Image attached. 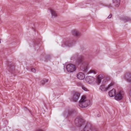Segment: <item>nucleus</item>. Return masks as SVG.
Segmentation results:
<instances>
[{
	"label": "nucleus",
	"mask_w": 131,
	"mask_h": 131,
	"mask_svg": "<svg viewBox=\"0 0 131 131\" xmlns=\"http://www.w3.org/2000/svg\"><path fill=\"white\" fill-rule=\"evenodd\" d=\"M74 122L76 125L78 127H83L84 131H92V127L90 123H85L84 121L81 118H77L75 120Z\"/></svg>",
	"instance_id": "1"
},
{
	"label": "nucleus",
	"mask_w": 131,
	"mask_h": 131,
	"mask_svg": "<svg viewBox=\"0 0 131 131\" xmlns=\"http://www.w3.org/2000/svg\"><path fill=\"white\" fill-rule=\"evenodd\" d=\"M90 104V101L86 100L85 97L83 96L79 101V105L81 107L84 108L87 107Z\"/></svg>",
	"instance_id": "2"
},
{
	"label": "nucleus",
	"mask_w": 131,
	"mask_h": 131,
	"mask_svg": "<svg viewBox=\"0 0 131 131\" xmlns=\"http://www.w3.org/2000/svg\"><path fill=\"white\" fill-rule=\"evenodd\" d=\"M66 69L67 71L69 72H73L76 70V67L72 64H68L66 66Z\"/></svg>",
	"instance_id": "3"
},
{
	"label": "nucleus",
	"mask_w": 131,
	"mask_h": 131,
	"mask_svg": "<svg viewBox=\"0 0 131 131\" xmlns=\"http://www.w3.org/2000/svg\"><path fill=\"white\" fill-rule=\"evenodd\" d=\"M75 43L74 41H66L63 42L61 45L63 47H71L73 46Z\"/></svg>",
	"instance_id": "4"
},
{
	"label": "nucleus",
	"mask_w": 131,
	"mask_h": 131,
	"mask_svg": "<svg viewBox=\"0 0 131 131\" xmlns=\"http://www.w3.org/2000/svg\"><path fill=\"white\" fill-rule=\"evenodd\" d=\"M124 95V92L123 91H120L118 93L115 97V99L117 101L121 100Z\"/></svg>",
	"instance_id": "5"
},
{
	"label": "nucleus",
	"mask_w": 131,
	"mask_h": 131,
	"mask_svg": "<svg viewBox=\"0 0 131 131\" xmlns=\"http://www.w3.org/2000/svg\"><path fill=\"white\" fill-rule=\"evenodd\" d=\"M114 84V83H111L109 84L108 86L106 88L105 85H102L100 87V89L102 91H106L108 90L109 89L111 88Z\"/></svg>",
	"instance_id": "6"
},
{
	"label": "nucleus",
	"mask_w": 131,
	"mask_h": 131,
	"mask_svg": "<svg viewBox=\"0 0 131 131\" xmlns=\"http://www.w3.org/2000/svg\"><path fill=\"white\" fill-rule=\"evenodd\" d=\"M84 57L83 55H81L76 60L77 63L78 64H82L84 61Z\"/></svg>",
	"instance_id": "7"
},
{
	"label": "nucleus",
	"mask_w": 131,
	"mask_h": 131,
	"mask_svg": "<svg viewBox=\"0 0 131 131\" xmlns=\"http://www.w3.org/2000/svg\"><path fill=\"white\" fill-rule=\"evenodd\" d=\"M80 95V94L77 92L74 93L71 99L73 101L75 102H77Z\"/></svg>",
	"instance_id": "8"
},
{
	"label": "nucleus",
	"mask_w": 131,
	"mask_h": 131,
	"mask_svg": "<svg viewBox=\"0 0 131 131\" xmlns=\"http://www.w3.org/2000/svg\"><path fill=\"white\" fill-rule=\"evenodd\" d=\"M124 78L129 82H131V74L130 73H126L124 76Z\"/></svg>",
	"instance_id": "9"
},
{
	"label": "nucleus",
	"mask_w": 131,
	"mask_h": 131,
	"mask_svg": "<svg viewBox=\"0 0 131 131\" xmlns=\"http://www.w3.org/2000/svg\"><path fill=\"white\" fill-rule=\"evenodd\" d=\"M77 78L80 80H83L85 78V75L83 73L79 72L77 74Z\"/></svg>",
	"instance_id": "10"
},
{
	"label": "nucleus",
	"mask_w": 131,
	"mask_h": 131,
	"mask_svg": "<svg viewBox=\"0 0 131 131\" xmlns=\"http://www.w3.org/2000/svg\"><path fill=\"white\" fill-rule=\"evenodd\" d=\"M109 95L111 97L114 96L116 95L115 90L113 89L112 90L108 92Z\"/></svg>",
	"instance_id": "11"
},
{
	"label": "nucleus",
	"mask_w": 131,
	"mask_h": 131,
	"mask_svg": "<svg viewBox=\"0 0 131 131\" xmlns=\"http://www.w3.org/2000/svg\"><path fill=\"white\" fill-rule=\"evenodd\" d=\"M50 11L52 15V18H55L57 17V14L54 10L52 9L50 10Z\"/></svg>",
	"instance_id": "12"
},
{
	"label": "nucleus",
	"mask_w": 131,
	"mask_h": 131,
	"mask_svg": "<svg viewBox=\"0 0 131 131\" xmlns=\"http://www.w3.org/2000/svg\"><path fill=\"white\" fill-rule=\"evenodd\" d=\"M72 34L76 37H78L80 36V33L76 30H74L72 31Z\"/></svg>",
	"instance_id": "13"
},
{
	"label": "nucleus",
	"mask_w": 131,
	"mask_h": 131,
	"mask_svg": "<svg viewBox=\"0 0 131 131\" xmlns=\"http://www.w3.org/2000/svg\"><path fill=\"white\" fill-rule=\"evenodd\" d=\"M113 3L115 4V6L118 7L120 4V0H113Z\"/></svg>",
	"instance_id": "14"
},
{
	"label": "nucleus",
	"mask_w": 131,
	"mask_h": 131,
	"mask_svg": "<svg viewBox=\"0 0 131 131\" xmlns=\"http://www.w3.org/2000/svg\"><path fill=\"white\" fill-rule=\"evenodd\" d=\"M104 77L102 75H100L97 77V82L99 83H100L101 81V79L103 78Z\"/></svg>",
	"instance_id": "15"
},
{
	"label": "nucleus",
	"mask_w": 131,
	"mask_h": 131,
	"mask_svg": "<svg viewBox=\"0 0 131 131\" xmlns=\"http://www.w3.org/2000/svg\"><path fill=\"white\" fill-rule=\"evenodd\" d=\"M48 79H44L41 81L40 82L41 83V84L42 85H43L45 84V83L47 82H48Z\"/></svg>",
	"instance_id": "16"
},
{
	"label": "nucleus",
	"mask_w": 131,
	"mask_h": 131,
	"mask_svg": "<svg viewBox=\"0 0 131 131\" xmlns=\"http://www.w3.org/2000/svg\"><path fill=\"white\" fill-rule=\"evenodd\" d=\"M81 69L84 72H86L88 71V68L87 66H85L84 67H81Z\"/></svg>",
	"instance_id": "17"
},
{
	"label": "nucleus",
	"mask_w": 131,
	"mask_h": 131,
	"mask_svg": "<svg viewBox=\"0 0 131 131\" xmlns=\"http://www.w3.org/2000/svg\"><path fill=\"white\" fill-rule=\"evenodd\" d=\"M124 19L125 21V22L127 21H131V18L127 17H125L124 18Z\"/></svg>",
	"instance_id": "18"
},
{
	"label": "nucleus",
	"mask_w": 131,
	"mask_h": 131,
	"mask_svg": "<svg viewBox=\"0 0 131 131\" xmlns=\"http://www.w3.org/2000/svg\"><path fill=\"white\" fill-rule=\"evenodd\" d=\"M75 111L71 109L69 110L68 112V114L69 115H71L73 113H74Z\"/></svg>",
	"instance_id": "19"
},
{
	"label": "nucleus",
	"mask_w": 131,
	"mask_h": 131,
	"mask_svg": "<svg viewBox=\"0 0 131 131\" xmlns=\"http://www.w3.org/2000/svg\"><path fill=\"white\" fill-rule=\"evenodd\" d=\"M93 78V77L91 76H88L86 77L85 79L87 81L89 82V81H90V80H89L90 79H92Z\"/></svg>",
	"instance_id": "20"
},
{
	"label": "nucleus",
	"mask_w": 131,
	"mask_h": 131,
	"mask_svg": "<svg viewBox=\"0 0 131 131\" xmlns=\"http://www.w3.org/2000/svg\"><path fill=\"white\" fill-rule=\"evenodd\" d=\"M93 73L94 74H96V72L95 70H90V71L88 72V74H89V73Z\"/></svg>",
	"instance_id": "21"
},
{
	"label": "nucleus",
	"mask_w": 131,
	"mask_h": 131,
	"mask_svg": "<svg viewBox=\"0 0 131 131\" xmlns=\"http://www.w3.org/2000/svg\"><path fill=\"white\" fill-rule=\"evenodd\" d=\"M82 89L84 91H88V89L86 88L83 85L82 87Z\"/></svg>",
	"instance_id": "22"
},
{
	"label": "nucleus",
	"mask_w": 131,
	"mask_h": 131,
	"mask_svg": "<svg viewBox=\"0 0 131 131\" xmlns=\"http://www.w3.org/2000/svg\"><path fill=\"white\" fill-rule=\"evenodd\" d=\"M77 85L79 86H81L82 87L83 85L81 82H78L77 83Z\"/></svg>",
	"instance_id": "23"
},
{
	"label": "nucleus",
	"mask_w": 131,
	"mask_h": 131,
	"mask_svg": "<svg viewBox=\"0 0 131 131\" xmlns=\"http://www.w3.org/2000/svg\"><path fill=\"white\" fill-rule=\"evenodd\" d=\"M31 71L32 72L34 73L35 72H36L35 69L34 68H32L31 69Z\"/></svg>",
	"instance_id": "24"
},
{
	"label": "nucleus",
	"mask_w": 131,
	"mask_h": 131,
	"mask_svg": "<svg viewBox=\"0 0 131 131\" xmlns=\"http://www.w3.org/2000/svg\"><path fill=\"white\" fill-rule=\"evenodd\" d=\"M112 15L111 14H110L109 15L108 17L107 18L108 19L111 18L112 16Z\"/></svg>",
	"instance_id": "25"
},
{
	"label": "nucleus",
	"mask_w": 131,
	"mask_h": 131,
	"mask_svg": "<svg viewBox=\"0 0 131 131\" xmlns=\"http://www.w3.org/2000/svg\"><path fill=\"white\" fill-rule=\"evenodd\" d=\"M97 116L98 117H100V114H99L97 115Z\"/></svg>",
	"instance_id": "26"
},
{
	"label": "nucleus",
	"mask_w": 131,
	"mask_h": 131,
	"mask_svg": "<svg viewBox=\"0 0 131 131\" xmlns=\"http://www.w3.org/2000/svg\"><path fill=\"white\" fill-rule=\"evenodd\" d=\"M108 7L110 8V7H112V6L111 5H110L109 6H108Z\"/></svg>",
	"instance_id": "27"
},
{
	"label": "nucleus",
	"mask_w": 131,
	"mask_h": 131,
	"mask_svg": "<svg viewBox=\"0 0 131 131\" xmlns=\"http://www.w3.org/2000/svg\"><path fill=\"white\" fill-rule=\"evenodd\" d=\"M129 94L131 95V89H130V92H129Z\"/></svg>",
	"instance_id": "28"
},
{
	"label": "nucleus",
	"mask_w": 131,
	"mask_h": 131,
	"mask_svg": "<svg viewBox=\"0 0 131 131\" xmlns=\"http://www.w3.org/2000/svg\"><path fill=\"white\" fill-rule=\"evenodd\" d=\"M37 131H42V130H41L40 129H39V130H38Z\"/></svg>",
	"instance_id": "29"
},
{
	"label": "nucleus",
	"mask_w": 131,
	"mask_h": 131,
	"mask_svg": "<svg viewBox=\"0 0 131 131\" xmlns=\"http://www.w3.org/2000/svg\"><path fill=\"white\" fill-rule=\"evenodd\" d=\"M28 111H29V112L31 114H32V113L29 110H28Z\"/></svg>",
	"instance_id": "30"
}]
</instances>
